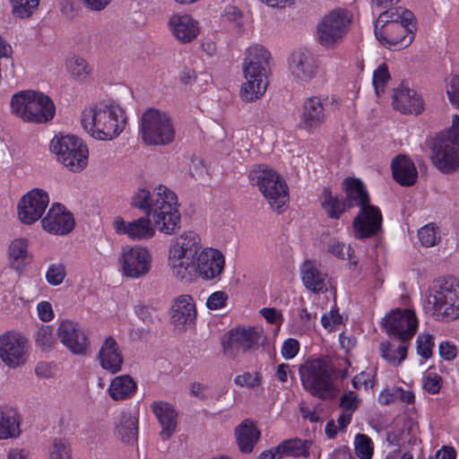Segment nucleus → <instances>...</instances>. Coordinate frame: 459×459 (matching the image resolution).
<instances>
[{"label": "nucleus", "instance_id": "f257e3e1", "mask_svg": "<svg viewBox=\"0 0 459 459\" xmlns=\"http://www.w3.org/2000/svg\"><path fill=\"white\" fill-rule=\"evenodd\" d=\"M81 121L82 127L90 135L102 141L116 138L126 125L125 111L117 105L105 102L84 108Z\"/></svg>", "mask_w": 459, "mask_h": 459}, {"label": "nucleus", "instance_id": "f03ea898", "mask_svg": "<svg viewBox=\"0 0 459 459\" xmlns=\"http://www.w3.org/2000/svg\"><path fill=\"white\" fill-rule=\"evenodd\" d=\"M270 58L269 51L263 46L255 45L247 49L243 64L246 82L240 90V97L244 101L253 102L265 92Z\"/></svg>", "mask_w": 459, "mask_h": 459}, {"label": "nucleus", "instance_id": "7ed1b4c3", "mask_svg": "<svg viewBox=\"0 0 459 459\" xmlns=\"http://www.w3.org/2000/svg\"><path fill=\"white\" fill-rule=\"evenodd\" d=\"M11 111L25 123L44 124L55 117L56 107L46 94L34 91H21L13 95Z\"/></svg>", "mask_w": 459, "mask_h": 459}, {"label": "nucleus", "instance_id": "20e7f679", "mask_svg": "<svg viewBox=\"0 0 459 459\" xmlns=\"http://www.w3.org/2000/svg\"><path fill=\"white\" fill-rule=\"evenodd\" d=\"M299 373L303 388L311 395L321 400L335 396L333 368L328 359L307 360L299 367Z\"/></svg>", "mask_w": 459, "mask_h": 459}, {"label": "nucleus", "instance_id": "39448f33", "mask_svg": "<svg viewBox=\"0 0 459 459\" xmlns=\"http://www.w3.org/2000/svg\"><path fill=\"white\" fill-rule=\"evenodd\" d=\"M248 178L250 184L258 187L271 208L281 212L289 202V188L283 178L265 164L254 166Z\"/></svg>", "mask_w": 459, "mask_h": 459}, {"label": "nucleus", "instance_id": "423d86ee", "mask_svg": "<svg viewBox=\"0 0 459 459\" xmlns=\"http://www.w3.org/2000/svg\"><path fill=\"white\" fill-rule=\"evenodd\" d=\"M425 309L437 320L453 321L459 316V284L437 280L427 297Z\"/></svg>", "mask_w": 459, "mask_h": 459}, {"label": "nucleus", "instance_id": "0eeeda50", "mask_svg": "<svg viewBox=\"0 0 459 459\" xmlns=\"http://www.w3.org/2000/svg\"><path fill=\"white\" fill-rule=\"evenodd\" d=\"M352 20V13L346 8L336 7L329 11L317 22V42L328 49L340 46L350 31Z\"/></svg>", "mask_w": 459, "mask_h": 459}, {"label": "nucleus", "instance_id": "6e6552de", "mask_svg": "<svg viewBox=\"0 0 459 459\" xmlns=\"http://www.w3.org/2000/svg\"><path fill=\"white\" fill-rule=\"evenodd\" d=\"M432 162L442 172L459 169V116H453L451 127L437 134L432 143Z\"/></svg>", "mask_w": 459, "mask_h": 459}, {"label": "nucleus", "instance_id": "1a4fd4ad", "mask_svg": "<svg viewBox=\"0 0 459 459\" xmlns=\"http://www.w3.org/2000/svg\"><path fill=\"white\" fill-rule=\"evenodd\" d=\"M49 149L56 160L72 172H80L87 167L88 148L75 135L55 136Z\"/></svg>", "mask_w": 459, "mask_h": 459}, {"label": "nucleus", "instance_id": "9d476101", "mask_svg": "<svg viewBox=\"0 0 459 459\" xmlns=\"http://www.w3.org/2000/svg\"><path fill=\"white\" fill-rule=\"evenodd\" d=\"M174 201V192L166 186L159 185L151 192L146 187H139L133 194L130 205L142 211L145 216L160 221L161 214L170 210L169 202Z\"/></svg>", "mask_w": 459, "mask_h": 459}, {"label": "nucleus", "instance_id": "9b49d317", "mask_svg": "<svg viewBox=\"0 0 459 459\" xmlns=\"http://www.w3.org/2000/svg\"><path fill=\"white\" fill-rule=\"evenodd\" d=\"M140 133L143 141L149 145H166L175 138L170 117L155 108H149L143 114Z\"/></svg>", "mask_w": 459, "mask_h": 459}, {"label": "nucleus", "instance_id": "f8f14e48", "mask_svg": "<svg viewBox=\"0 0 459 459\" xmlns=\"http://www.w3.org/2000/svg\"><path fill=\"white\" fill-rule=\"evenodd\" d=\"M263 330L257 327H237L231 329L221 342L225 356L236 358L240 353L258 349L264 341Z\"/></svg>", "mask_w": 459, "mask_h": 459}, {"label": "nucleus", "instance_id": "ddd939ff", "mask_svg": "<svg viewBox=\"0 0 459 459\" xmlns=\"http://www.w3.org/2000/svg\"><path fill=\"white\" fill-rule=\"evenodd\" d=\"M383 325L390 336L406 342L417 332L418 319L412 310L396 309L383 319Z\"/></svg>", "mask_w": 459, "mask_h": 459}, {"label": "nucleus", "instance_id": "4468645a", "mask_svg": "<svg viewBox=\"0 0 459 459\" xmlns=\"http://www.w3.org/2000/svg\"><path fill=\"white\" fill-rule=\"evenodd\" d=\"M49 204L48 194L40 188H34L25 194L17 204L19 220L27 225L39 220Z\"/></svg>", "mask_w": 459, "mask_h": 459}, {"label": "nucleus", "instance_id": "2eb2a0df", "mask_svg": "<svg viewBox=\"0 0 459 459\" xmlns=\"http://www.w3.org/2000/svg\"><path fill=\"white\" fill-rule=\"evenodd\" d=\"M27 339L18 333L8 332L0 336V359L9 368L25 363Z\"/></svg>", "mask_w": 459, "mask_h": 459}, {"label": "nucleus", "instance_id": "dca6fc26", "mask_svg": "<svg viewBox=\"0 0 459 459\" xmlns=\"http://www.w3.org/2000/svg\"><path fill=\"white\" fill-rule=\"evenodd\" d=\"M415 30L416 21L414 20L406 24L405 22L383 24L375 33L383 45L402 48L412 42Z\"/></svg>", "mask_w": 459, "mask_h": 459}, {"label": "nucleus", "instance_id": "f3484780", "mask_svg": "<svg viewBox=\"0 0 459 459\" xmlns=\"http://www.w3.org/2000/svg\"><path fill=\"white\" fill-rule=\"evenodd\" d=\"M151 261L148 250L141 247L124 248L119 257L123 274L133 279L147 274L151 269Z\"/></svg>", "mask_w": 459, "mask_h": 459}, {"label": "nucleus", "instance_id": "a211bd4d", "mask_svg": "<svg viewBox=\"0 0 459 459\" xmlns=\"http://www.w3.org/2000/svg\"><path fill=\"white\" fill-rule=\"evenodd\" d=\"M328 99L313 96L304 100L299 126L308 132L316 129L323 125L329 114Z\"/></svg>", "mask_w": 459, "mask_h": 459}, {"label": "nucleus", "instance_id": "6ab92c4d", "mask_svg": "<svg viewBox=\"0 0 459 459\" xmlns=\"http://www.w3.org/2000/svg\"><path fill=\"white\" fill-rule=\"evenodd\" d=\"M382 221L378 207L372 204L362 206L352 222L355 238L363 239L377 235L381 230Z\"/></svg>", "mask_w": 459, "mask_h": 459}, {"label": "nucleus", "instance_id": "aec40b11", "mask_svg": "<svg viewBox=\"0 0 459 459\" xmlns=\"http://www.w3.org/2000/svg\"><path fill=\"white\" fill-rule=\"evenodd\" d=\"M41 225L50 234L66 235L74 230L75 221L74 215L64 205L55 203L42 219Z\"/></svg>", "mask_w": 459, "mask_h": 459}, {"label": "nucleus", "instance_id": "412c9836", "mask_svg": "<svg viewBox=\"0 0 459 459\" xmlns=\"http://www.w3.org/2000/svg\"><path fill=\"white\" fill-rule=\"evenodd\" d=\"M61 342L74 354L83 355L89 347V339L79 324L65 320L57 329Z\"/></svg>", "mask_w": 459, "mask_h": 459}, {"label": "nucleus", "instance_id": "4be33fe9", "mask_svg": "<svg viewBox=\"0 0 459 459\" xmlns=\"http://www.w3.org/2000/svg\"><path fill=\"white\" fill-rule=\"evenodd\" d=\"M196 318L195 305L190 295H180L173 300L170 321L175 327L185 330L194 325Z\"/></svg>", "mask_w": 459, "mask_h": 459}, {"label": "nucleus", "instance_id": "5701e85b", "mask_svg": "<svg viewBox=\"0 0 459 459\" xmlns=\"http://www.w3.org/2000/svg\"><path fill=\"white\" fill-rule=\"evenodd\" d=\"M150 218L144 216L131 222H126L121 217H117L113 222V227L117 234L126 235L132 240L148 239L155 235V230L151 224Z\"/></svg>", "mask_w": 459, "mask_h": 459}, {"label": "nucleus", "instance_id": "b1692460", "mask_svg": "<svg viewBox=\"0 0 459 459\" xmlns=\"http://www.w3.org/2000/svg\"><path fill=\"white\" fill-rule=\"evenodd\" d=\"M196 270L205 280L218 277L223 271L225 260L223 255L217 249L208 248L198 254Z\"/></svg>", "mask_w": 459, "mask_h": 459}, {"label": "nucleus", "instance_id": "393cba45", "mask_svg": "<svg viewBox=\"0 0 459 459\" xmlns=\"http://www.w3.org/2000/svg\"><path fill=\"white\" fill-rule=\"evenodd\" d=\"M290 74L298 82H310L317 73V65L314 56L309 53H293L289 65Z\"/></svg>", "mask_w": 459, "mask_h": 459}, {"label": "nucleus", "instance_id": "a878e982", "mask_svg": "<svg viewBox=\"0 0 459 459\" xmlns=\"http://www.w3.org/2000/svg\"><path fill=\"white\" fill-rule=\"evenodd\" d=\"M169 27L172 35L181 43L191 42L199 33L197 22L188 14H172L169 19Z\"/></svg>", "mask_w": 459, "mask_h": 459}, {"label": "nucleus", "instance_id": "bb28decb", "mask_svg": "<svg viewBox=\"0 0 459 459\" xmlns=\"http://www.w3.org/2000/svg\"><path fill=\"white\" fill-rule=\"evenodd\" d=\"M100 364L105 370L116 374L122 368L123 356L119 345L112 337H107L98 353Z\"/></svg>", "mask_w": 459, "mask_h": 459}, {"label": "nucleus", "instance_id": "cd10ccee", "mask_svg": "<svg viewBox=\"0 0 459 459\" xmlns=\"http://www.w3.org/2000/svg\"><path fill=\"white\" fill-rule=\"evenodd\" d=\"M393 106L395 109L404 114L418 115L424 108L421 97L414 90L403 85L394 91Z\"/></svg>", "mask_w": 459, "mask_h": 459}, {"label": "nucleus", "instance_id": "c85d7f7f", "mask_svg": "<svg viewBox=\"0 0 459 459\" xmlns=\"http://www.w3.org/2000/svg\"><path fill=\"white\" fill-rule=\"evenodd\" d=\"M234 434L238 447L243 454L252 453L261 437L255 422L250 419L242 420L235 428Z\"/></svg>", "mask_w": 459, "mask_h": 459}, {"label": "nucleus", "instance_id": "c756f323", "mask_svg": "<svg viewBox=\"0 0 459 459\" xmlns=\"http://www.w3.org/2000/svg\"><path fill=\"white\" fill-rule=\"evenodd\" d=\"M152 410L158 419L161 431L160 433L162 439H169L175 432L177 428V412L174 407L164 402H153Z\"/></svg>", "mask_w": 459, "mask_h": 459}, {"label": "nucleus", "instance_id": "7c9ffc66", "mask_svg": "<svg viewBox=\"0 0 459 459\" xmlns=\"http://www.w3.org/2000/svg\"><path fill=\"white\" fill-rule=\"evenodd\" d=\"M300 276L305 287L314 293H323L327 290L326 274L317 268L314 261L306 260L301 264Z\"/></svg>", "mask_w": 459, "mask_h": 459}, {"label": "nucleus", "instance_id": "2f4dec72", "mask_svg": "<svg viewBox=\"0 0 459 459\" xmlns=\"http://www.w3.org/2000/svg\"><path fill=\"white\" fill-rule=\"evenodd\" d=\"M394 178L402 186H412L418 178L414 163L404 155L396 156L391 163Z\"/></svg>", "mask_w": 459, "mask_h": 459}, {"label": "nucleus", "instance_id": "473e14b6", "mask_svg": "<svg viewBox=\"0 0 459 459\" xmlns=\"http://www.w3.org/2000/svg\"><path fill=\"white\" fill-rule=\"evenodd\" d=\"M21 418L16 410L0 407V440L17 438L21 435Z\"/></svg>", "mask_w": 459, "mask_h": 459}, {"label": "nucleus", "instance_id": "72a5a7b5", "mask_svg": "<svg viewBox=\"0 0 459 459\" xmlns=\"http://www.w3.org/2000/svg\"><path fill=\"white\" fill-rule=\"evenodd\" d=\"M343 186L348 208L358 206L360 209L362 206L370 204L368 193L361 180L347 178L343 181Z\"/></svg>", "mask_w": 459, "mask_h": 459}, {"label": "nucleus", "instance_id": "f704fd0d", "mask_svg": "<svg viewBox=\"0 0 459 459\" xmlns=\"http://www.w3.org/2000/svg\"><path fill=\"white\" fill-rule=\"evenodd\" d=\"M195 257L169 251V266L172 274L180 281L190 280L196 271Z\"/></svg>", "mask_w": 459, "mask_h": 459}, {"label": "nucleus", "instance_id": "c9c22d12", "mask_svg": "<svg viewBox=\"0 0 459 459\" xmlns=\"http://www.w3.org/2000/svg\"><path fill=\"white\" fill-rule=\"evenodd\" d=\"M199 249V236L194 231H184L180 236L172 239L169 251L195 256Z\"/></svg>", "mask_w": 459, "mask_h": 459}, {"label": "nucleus", "instance_id": "e433bc0d", "mask_svg": "<svg viewBox=\"0 0 459 459\" xmlns=\"http://www.w3.org/2000/svg\"><path fill=\"white\" fill-rule=\"evenodd\" d=\"M170 210H167L168 213L161 214L160 221L152 219L154 225L159 231L171 235L180 229L181 217L178 209V197L174 193V201L169 202Z\"/></svg>", "mask_w": 459, "mask_h": 459}, {"label": "nucleus", "instance_id": "4c0bfd02", "mask_svg": "<svg viewBox=\"0 0 459 459\" xmlns=\"http://www.w3.org/2000/svg\"><path fill=\"white\" fill-rule=\"evenodd\" d=\"M137 419L129 412L121 413L117 425V435L124 443H132L138 437Z\"/></svg>", "mask_w": 459, "mask_h": 459}, {"label": "nucleus", "instance_id": "58836bf2", "mask_svg": "<svg viewBox=\"0 0 459 459\" xmlns=\"http://www.w3.org/2000/svg\"><path fill=\"white\" fill-rule=\"evenodd\" d=\"M311 445V440H301L299 438L289 439L281 442L276 447L275 454H279L280 456L307 457Z\"/></svg>", "mask_w": 459, "mask_h": 459}, {"label": "nucleus", "instance_id": "ea45409f", "mask_svg": "<svg viewBox=\"0 0 459 459\" xmlns=\"http://www.w3.org/2000/svg\"><path fill=\"white\" fill-rule=\"evenodd\" d=\"M136 390L133 378L127 375L117 377L110 384L108 392L114 400H123L130 397Z\"/></svg>", "mask_w": 459, "mask_h": 459}, {"label": "nucleus", "instance_id": "a19ab883", "mask_svg": "<svg viewBox=\"0 0 459 459\" xmlns=\"http://www.w3.org/2000/svg\"><path fill=\"white\" fill-rule=\"evenodd\" d=\"M321 203L327 215L335 220L339 219L342 213L348 208L346 201L333 195L327 188H325L323 191Z\"/></svg>", "mask_w": 459, "mask_h": 459}, {"label": "nucleus", "instance_id": "79ce46f5", "mask_svg": "<svg viewBox=\"0 0 459 459\" xmlns=\"http://www.w3.org/2000/svg\"><path fill=\"white\" fill-rule=\"evenodd\" d=\"M28 255V240L23 238L13 240L9 246L11 266L19 271Z\"/></svg>", "mask_w": 459, "mask_h": 459}, {"label": "nucleus", "instance_id": "37998d69", "mask_svg": "<svg viewBox=\"0 0 459 459\" xmlns=\"http://www.w3.org/2000/svg\"><path fill=\"white\" fill-rule=\"evenodd\" d=\"M408 345L406 342H403L399 346L395 347L390 342H381L379 350L381 356L393 365H399L407 356Z\"/></svg>", "mask_w": 459, "mask_h": 459}, {"label": "nucleus", "instance_id": "c03bdc74", "mask_svg": "<svg viewBox=\"0 0 459 459\" xmlns=\"http://www.w3.org/2000/svg\"><path fill=\"white\" fill-rule=\"evenodd\" d=\"M382 12L379 14L378 21L382 22L384 24L387 23H403L408 22L411 21H414L415 17L413 13L403 7H392Z\"/></svg>", "mask_w": 459, "mask_h": 459}, {"label": "nucleus", "instance_id": "a18cd8bd", "mask_svg": "<svg viewBox=\"0 0 459 459\" xmlns=\"http://www.w3.org/2000/svg\"><path fill=\"white\" fill-rule=\"evenodd\" d=\"M66 67L72 77L77 81H86L91 74V68L87 61L81 56H72L66 62Z\"/></svg>", "mask_w": 459, "mask_h": 459}, {"label": "nucleus", "instance_id": "49530a36", "mask_svg": "<svg viewBox=\"0 0 459 459\" xmlns=\"http://www.w3.org/2000/svg\"><path fill=\"white\" fill-rule=\"evenodd\" d=\"M35 343L41 351L51 350L56 344L54 329L51 325H41L35 333Z\"/></svg>", "mask_w": 459, "mask_h": 459}, {"label": "nucleus", "instance_id": "de8ad7c7", "mask_svg": "<svg viewBox=\"0 0 459 459\" xmlns=\"http://www.w3.org/2000/svg\"><path fill=\"white\" fill-rule=\"evenodd\" d=\"M13 13L15 16L23 19L30 17L38 8L39 0H10Z\"/></svg>", "mask_w": 459, "mask_h": 459}, {"label": "nucleus", "instance_id": "09e8293b", "mask_svg": "<svg viewBox=\"0 0 459 459\" xmlns=\"http://www.w3.org/2000/svg\"><path fill=\"white\" fill-rule=\"evenodd\" d=\"M355 452L361 459H371L373 455V443L365 434H358L354 440Z\"/></svg>", "mask_w": 459, "mask_h": 459}, {"label": "nucleus", "instance_id": "8fccbe9b", "mask_svg": "<svg viewBox=\"0 0 459 459\" xmlns=\"http://www.w3.org/2000/svg\"><path fill=\"white\" fill-rule=\"evenodd\" d=\"M391 79L388 67L385 64H381L373 74V85L377 96L384 92L385 88Z\"/></svg>", "mask_w": 459, "mask_h": 459}, {"label": "nucleus", "instance_id": "3c124183", "mask_svg": "<svg viewBox=\"0 0 459 459\" xmlns=\"http://www.w3.org/2000/svg\"><path fill=\"white\" fill-rule=\"evenodd\" d=\"M51 459H73L69 442L65 438H55L50 449Z\"/></svg>", "mask_w": 459, "mask_h": 459}, {"label": "nucleus", "instance_id": "603ef678", "mask_svg": "<svg viewBox=\"0 0 459 459\" xmlns=\"http://www.w3.org/2000/svg\"><path fill=\"white\" fill-rule=\"evenodd\" d=\"M66 276L65 266L62 263L51 264L46 273V280L52 286L60 285Z\"/></svg>", "mask_w": 459, "mask_h": 459}, {"label": "nucleus", "instance_id": "864d4df0", "mask_svg": "<svg viewBox=\"0 0 459 459\" xmlns=\"http://www.w3.org/2000/svg\"><path fill=\"white\" fill-rule=\"evenodd\" d=\"M434 347L433 337L430 334L421 333L417 337V352L424 359H429L432 356Z\"/></svg>", "mask_w": 459, "mask_h": 459}, {"label": "nucleus", "instance_id": "5fc2aeb1", "mask_svg": "<svg viewBox=\"0 0 459 459\" xmlns=\"http://www.w3.org/2000/svg\"><path fill=\"white\" fill-rule=\"evenodd\" d=\"M418 237L420 243L427 247L435 246L438 239L433 224H428L420 228L418 231Z\"/></svg>", "mask_w": 459, "mask_h": 459}, {"label": "nucleus", "instance_id": "6e6d98bb", "mask_svg": "<svg viewBox=\"0 0 459 459\" xmlns=\"http://www.w3.org/2000/svg\"><path fill=\"white\" fill-rule=\"evenodd\" d=\"M442 385V377L436 373L427 372L423 376V388L429 394L439 393Z\"/></svg>", "mask_w": 459, "mask_h": 459}, {"label": "nucleus", "instance_id": "4d7b16f0", "mask_svg": "<svg viewBox=\"0 0 459 459\" xmlns=\"http://www.w3.org/2000/svg\"><path fill=\"white\" fill-rule=\"evenodd\" d=\"M235 384L240 386L254 388L261 384V377L259 373L246 372L235 377Z\"/></svg>", "mask_w": 459, "mask_h": 459}, {"label": "nucleus", "instance_id": "13d9d810", "mask_svg": "<svg viewBox=\"0 0 459 459\" xmlns=\"http://www.w3.org/2000/svg\"><path fill=\"white\" fill-rule=\"evenodd\" d=\"M359 403V397L353 392L344 394L340 398V406L342 411L350 412L351 414H353L358 409Z\"/></svg>", "mask_w": 459, "mask_h": 459}, {"label": "nucleus", "instance_id": "bf43d9fd", "mask_svg": "<svg viewBox=\"0 0 459 459\" xmlns=\"http://www.w3.org/2000/svg\"><path fill=\"white\" fill-rule=\"evenodd\" d=\"M228 300L226 292L218 290L209 296L206 301V306L209 309L215 310L225 307Z\"/></svg>", "mask_w": 459, "mask_h": 459}, {"label": "nucleus", "instance_id": "052dcab7", "mask_svg": "<svg viewBox=\"0 0 459 459\" xmlns=\"http://www.w3.org/2000/svg\"><path fill=\"white\" fill-rule=\"evenodd\" d=\"M446 94L450 102L459 107V74L451 78L446 86Z\"/></svg>", "mask_w": 459, "mask_h": 459}, {"label": "nucleus", "instance_id": "680f3d73", "mask_svg": "<svg viewBox=\"0 0 459 459\" xmlns=\"http://www.w3.org/2000/svg\"><path fill=\"white\" fill-rule=\"evenodd\" d=\"M321 323L325 329L332 331L342 323V316L338 312L331 310L322 316Z\"/></svg>", "mask_w": 459, "mask_h": 459}, {"label": "nucleus", "instance_id": "e2e57ef3", "mask_svg": "<svg viewBox=\"0 0 459 459\" xmlns=\"http://www.w3.org/2000/svg\"><path fill=\"white\" fill-rule=\"evenodd\" d=\"M299 351V343L297 340L290 338L283 342L281 347V355L284 359L294 358Z\"/></svg>", "mask_w": 459, "mask_h": 459}, {"label": "nucleus", "instance_id": "0e129e2a", "mask_svg": "<svg viewBox=\"0 0 459 459\" xmlns=\"http://www.w3.org/2000/svg\"><path fill=\"white\" fill-rule=\"evenodd\" d=\"M35 373L39 377L50 378L56 374V365L51 362H39L35 368Z\"/></svg>", "mask_w": 459, "mask_h": 459}, {"label": "nucleus", "instance_id": "69168bd1", "mask_svg": "<svg viewBox=\"0 0 459 459\" xmlns=\"http://www.w3.org/2000/svg\"><path fill=\"white\" fill-rule=\"evenodd\" d=\"M328 250L330 253H332L333 255L337 256L340 259H346V255L348 256V258H351V247H345V245L339 241H332L329 244Z\"/></svg>", "mask_w": 459, "mask_h": 459}, {"label": "nucleus", "instance_id": "338daca9", "mask_svg": "<svg viewBox=\"0 0 459 459\" xmlns=\"http://www.w3.org/2000/svg\"><path fill=\"white\" fill-rule=\"evenodd\" d=\"M38 315L43 322H49L54 317L52 306L48 301H41L37 306Z\"/></svg>", "mask_w": 459, "mask_h": 459}, {"label": "nucleus", "instance_id": "774afa93", "mask_svg": "<svg viewBox=\"0 0 459 459\" xmlns=\"http://www.w3.org/2000/svg\"><path fill=\"white\" fill-rule=\"evenodd\" d=\"M439 354L446 360H452L456 356V347L448 342H444L439 344Z\"/></svg>", "mask_w": 459, "mask_h": 459}]
</instances>
